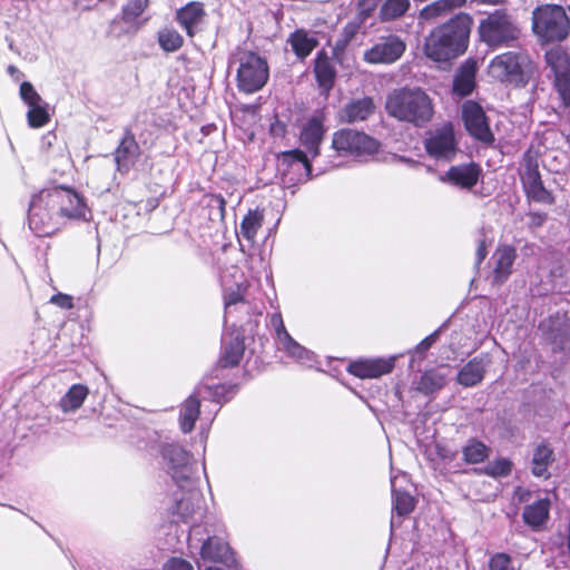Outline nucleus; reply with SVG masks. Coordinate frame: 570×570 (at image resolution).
<instances>
[{
    "label": "nucleus",
    "mask_w": 570,
    "mask_h": 570,
    "mask_svg": "<svg viewBox=\"0 0 570 570\" xmlns=\"http://www.w3.org/2000/svg\"><path fill=\"white\" fill-rule=\"evenodd\" d=\"M473 18L459 12L434 27L424 39L423 52L434 62H449L465 53L470 43Z\"/></svg>",
    "instance_id": "obj_1"
},
{
    "label": "nucleus",
    "mask_w": 570,
    "mask_h": 570,
    "mask_svg": "<svg viewBox=\"0 0 570 570\" xmlns=\"http://www.w3.org/2000/svg\"><path fill=\"white\" fill-rule=\"evenodd\" d=\"M387 115L399 121L422 128L434 115L430 96L421 88H399L387 95L385 101Z\"/></svg>",
    "instance_id": "obj_2"
},
{
    "label": "nucleus",
    "mask_w": 570,
    "mask_h": 570,
    "mask_svg": "<svg viewBox=\"0 0 570 570\" xmlns=\"http://www.w3.org/2000/svg\"><path fill=\"white\" fill-rule=\"evenodd\" d=\"M478 33L480 40L493 49L514 47L522 37L521 28L504 9H495L481 19Z\"/></svg>",
    "instance_id": "obj_3"
},
{
    "label": "nucleus",
    "mask_w": 570,
    "mask_h": 570,
    "mask_svg": "<svg viewBox=\"0 0 570 570\" xmlns=\"http://www.w3.org/2000/svg\"><path fill=\"white\" fill-rule=\"evenodd\" d=\"M533 71V62L525 49L505 51L492 58L489 75L501 83L524 87Z\"/></svg>",
    "instance_id": "obj_4"
},
{
    "label": "nucleus",
    "mask_w": 570,
    "mask_h": 570,
    "mask_svg": "<svg viewBox=\"0 0 570 570\" xmlns=\"http://www.w3.org/2000/svg\"><path fill=\"white\" fill-rule=\"evenodd\" d=\"M532 31L541 43L566 40L570 33V19L560 4L546 3L532 11Z\"/></svg>",
    "instance_id": "obj_5"
},
{
    "label": "nucleus",
    "mask_w": 570,
    "mask_h": 570,
    "mask_svg": "<svg viewBox=\"0 0 570 570\" xmlns=\"http://www.w3.org/2000/svg\"><path fill=\"white\" fill-rule=\"evenodd\" d=\"M28 224L38 237H50L66 225L45 189H41L31 198Z\"/></svg>",
    "instance_id": "obj_6"
},
{
    "label": "nucleus",
    "mask_w": 570,
    "mask_h": 570,
    "mask_svg": "<svg viewBox=\"0 0 570 570\" xmlns=\"http://www.w3.org/2000/svg\"><path fill=\"white\" fill-rule=\"evenodd\" d=\"M519 177L525 198L529 202L553 205L556 197L546 188L539 169L538 154L532 148L527 149L521 158Z\"/></svg>",
    "instance_id": "obj_7"
},
{
    "label": "nucleus",
    "mask_w": 570,
    "mask_h": 570,
    "mask_svg": "<svg viewBox=\"0 0 570 570\" xmlns=\"http://www.w3.org/2000/svg\"><path fill=\"white\" fill-rule=\"evenodd\" d=\"M268 78L269 67L265 58L254 51L242 55L236 75L237 88L240 92L254 94L261 90Z\"/></svg>",
    "instance_id": "obj_8"
},
{
    "label": "nucleus",
    "mask_w": 570,
    "mask_h": 570,
    "mask_svg": "<svg viewBox=\"0 0 570 570\" xmlns=\"http://www.w3.org/2000/svg\"><path fill=\"white\" fill-rule=\"evenodd\" d=\"M332 148L337 156H370L380 150L381 144L364 131L352 128H342L332 136Z\"/></svg>",
    "instance_id": "obj_9"
},
{
    "label": "nucleus",
    "mask_w": 570,
    "mask_h": 570,
    "mask_svg": "<svg viewBox=\"0 0 570 570\" xmlns=\"http://www.w3.org/2000/svg\"><path fill=\"white\" fill-rule=\"evenodd\" d=\"M45 190L65 223L67 220H87V214H90V210L86 199L73 188L56 186Z\"/></svg>",
    "instance_id": "obj_10"
},
{
    "label": "nucleus",
    "mask_w": 570,
    "mask_h": 570,
    "mask_svg": "<svg viewBox=\"0 0 570 570\" xmlns=\"http://www.w3.org/2000/svg\"><path fill=\"white\" fill-rule=\"evenodd\" d=\"M277 170L289 183H305L312 177V163L302 149L281 151L276 155Z\"/></svg>",
    "instance_id": "obj_11"
},
{
    "label": "nucleus",
    "mask_w": 570,
    "mask_h": 570,
    "mask_svg": "<svg viewBox=\"0 0 570 570\" xmlns=\"http://www.w3.org/2000/svg\"><path fill=\"white\" fill-rule=\"evenodd\" d=\"M424 148L426 154L436 160H453L458 153L453 125L446 122L441 128L430 131L424 140Z\"/></svg>",
    "instance_id": "obj_12"
},
{
    "label": "nucleus",
    "mask_w": 570,
    "mask_h": 570,
    "mask_svg": "<svg viewBox=\"0 0 570 570\" xmlns=\"http://www.w3.org/2000/svg\"><path fill=\"white\" fill-rule=\"evenodd\" d=\"M149 7L150 0H126L111 24L121 26L119 36H135L148 23L145 13Z\"/></svg>",
    "instance_id": "obj_13"
},
{
    "label": "nucleus",
    "mask_w": 570,
    "mask_h": 570,
    "mask_svg": "<svg viewBox=\"0 0 570 570\" xmlns=\"http://www.w3.org/2000/svg\"><path fill=\"white\" fill-rule=\"evenodd\" d=\"M462 120L468 134L475 140L492 145L495 137L490 128L489 119L482 106L474 100H466L462 105Z\"/></svg>",
    "instance_id": "obj_14"
},
{
    "label": "nucleus",
    "mask_w": 570,
    "mask_h": 570,
    "mask_svg": "<svg viewBox=\"0 0 570 570\" xmlns=\"http://www.w3.org/2000/svg\"><path fill=\"white\" fill-rule=\"evenodd\" d=\"M394 367V356L360 357L347 364L346 372L361 380H372L392 373Z\"/></svg>",
    "instance_id": "obj_15"
},
{
    "label": "nucleus",
    "mask_w": 570,
    "mask_h": 570,
    "mask_svg": "<svg viewBox=\"0 0 570 570\" xmlns=\"http://www.w3.org/2000/svg\"><path fill=\"white\" fill-rule=\"evenodd\" d=\"M326 117L323 112H317L309 117L301 127L298 139L312 158L321 154V145L326 135Z\"/></svg>",
    "instance_id": "obj_16"
},
{
    "label": "nucleus",
    "mask_w": 570,
    "mask_h": 570,
    "mask_svg": "<svg viewBox=\"0 0 570 570\" xmlns=\"http://www.w3.org/2000/svg\"><path fill=\"white\" fill-rule=\"evenodd\" d=\"M405 49V42L400 37L391 35L367 49L364 52V60L373 65H390L399 60Z\"/></svg>",
    "instance_id": "obj_17"
},
{
    "label": "nucleus",
    "mask_w": 570,
    "mask_h": 570,
    "mask_svg": "<svg viewBox=\"0 0 570 570\" xmlns=\"http://www.w3.org/2000/svg\"><path fill=\"white\" fill-rule=\"evenodd\" d=\"M245 338L239 333H229L222 343L220 355L210 372L212 379H218V371L237 367L244 357Z\"/></svg>",
    "instance_id": "obj_18"
},
{
    "label": "nucleus",
    "mask_w": 570,
    "mask_h": 570,
    "mask_svg": "<svg viewBox=\"0 0 570 570\" xmlns=\"http://www.w3.org/2000/svg\"><path fill=\"white\" fill-rule=\"evenodd\" d=\"M482 176V168L475 161L451 166L444 174L443 180L462 188L472 189Z\"/></svg>",
    "instance_id": "obj_19"
},
{
    "label": "nucleus",
    "mask_w": 570,
    "mask_h": 570,
    "mask_svg": "<svg viewBox=\"0 0 570 570\" xmlns=\"http://www.w3.org/2000/svg\"><path fill=\"white\" fill-rule=\"evenodd\" d=\"M517 258V250L512 245L502 244L497 247L492 255L493 269H492V284L500 286L504 284L510 275L514 261Z\"/></svg>",
    "instance_id": "obj_20"
},
{
    "label": "nucleus",
    "mask_w": 570,
    "mask_h": 570,
    "mask_svg": "<svg viewBox=\"0 0 570 570\" xmlns=\"http://www.w3.org/2000/svg\"><path fill=\"white\" fill-rule=\"evenodd\" d=\"M313 71L320 89L327 95L335 85L336 69L325 49L316 53Z\"/></svg>",
    "instance_id": "obj_21"
},
{
    "label": "nucleus",
    "mask_w": 570,
    "mask_h": 570,
    "mask_svg": "<svg viewBox=\"0 0 570 570\" xmlns=\"http://www.w3.org/2000/svg\"><path fill=\"white\" fill-rule=\"evenodd\" d=\"M140 156V147L131 130L127 129L115 150V161L119 171H128Z\"/></svg>",
    "instance_id": "obj_22"
},
{
    "label": "nucleus",
    "mask_w": 570,
    "mask_h": 570,
    "mask_svg": "<svg viewBox=\"0 0 570 570\" xmlns=\"http://www.w3.org/2000/svg\"><path fill=\"white\" fill-rule=\"evenodd\" d=\"M206 16L205 6L200 1H190L176 11L175 20L190 38L195 37V27Z\"/></svg>",
    "instance_id": "obj_23"
},
{
    "label": "nucleus",
    "mask_w": 570,
    "mask_h": 570,
    "mask_svg": "<svg viewBox=\"0 0 570 570\" xmlns=\"http://www.w3.org/2000/svg\"><path fill=\"white\" fill-rule=\"evenodd\" d=\"M287 43L295 57L304 61L318 47L320 41L311 31L298 28L288 35Z\"/></svg>",
    "instance_id": "obj_24"
},
{
    "label": "nucleus",
    "mask_w": 570,
    "mask_h": 570,
    "mask_svg": "<svg viewBox=\"0 0 570 570\" xmlns=\"http://www.w3.org/2000/svg\"><path fill=\"white\" fill-rule=\"evenodd\" d=\"M554 450L548 441H542L533 449L531 473L537 478L550 479V465L554 462Z\"/></svg>",
    "instance_id": "obj_25"
},
{
    "label": "nucleus",
    "mask_w": 570,
    "mask_h": 570,
    "mask_svg": "<svg viewBox=\"0 0 570 570\" xmlns=\"http://www.w3.org/2000/svg\"><path fill=\"white\" fill-rule=\"evenodd\" d=\"M466 2L468 0H434L419 11V19L426 22L435 21L465 7Z\"/></svg>",
    "instance_id": "obj_26"
},
{
    "label": "nucleus",
    "mask_w": 570,
    "mask_h": 570,
    "mask_svg": "<svg viewBox=\"0 0 570 570\" xmlns=\"http://www.w3.org/2000/svg\"><path fill=\"white\" fill-rule=\"evenodd\" d=\"M375 105L371 97H363L347 102L341 110L342 122L353 124L367 119L374 114Z\"/></svg>",
    "instance_id": "obj_27"
},
{
    "label": "nucleus",
    "mask_w": 570,
    "mask_h": 570,
    "mask_svg": "<svg viewBox=\"0 0 570 570\" xmlns=\"http://www.w3.org/2000/svg\"><path fill=\"white\" fill-rule=\"evenodd\" d=\"M199 553L203 560L214 563H227L232 559L229 544L216 535L203 542Z\"/></svg>",
    "instance_id": "obj_28"
},
{
    "label": "nucleus",
    "mask_w": 570,
    "mask_h": 570,
    "mask_svg": "<svg viewBox=\"0 0 570 570\" xmlns=\"http://www.w3.org/2000/svg\"><path fill=\"white\" fill-rule=\"evenodd\" d=\"M551 502L548 498L539 499L523 509L522 520L532 530H540L550 515Z\"/></svg>",
    "instance_id": "obj_29"
},
{
    "label": "nucleus",
    "mask_w": 570,
    "mask_h": 570,
    "mask_svg": "<svg viewBox=\"0 0 570 570\" xmlns=\"http://www.w3.org/2000/svg\"><path fill=\"white\" fill-rule=\"evenodd\" d=\"M476 62L466 60L453 80V92L460 97L469 96L475 88Z\"/></svg>",
    "instance_id": "obj_30"
},
{
    "label": "nucleus",
    "mask_w": 570,
    "mask_h": 570,
    "mask_svg": "<svg viewBox=\"0 0 570 570\" xmlns=\"http://www.w3.org/2000/svg\"><path fill=\"white\" fill-rule=\"evenodd\" d=\"M485 375V364L482 357L475 356L464 364L458 373L456 381L464 387L480 384Z\"/></svg>",
    "instance_id": "obj_31"
},
{
    "label": "nucleus",
    "mask_w": 570,
    "mask_h": 570,
    "mask_svg": "<svg viewBox=\"0 0 570 570\" xmlns=\"http://www.w3.org/2000/svg\"><path fill=\"white\" fill-rule=\"evenodd\" d=\"M200 415V400L197 393L190 394L179 411V428L183 433H190Z\"/></svg>",
    "instance_id": "obj_32"
},
{
    "label": "nucleus",
    "mask_w": 570,
    "mask_h": 570,
    "mask_svg": "<svg viewBox=\"0 0 570 570\" xmlns=\"http://www.w3.org/2000/svg\"><path fill=\"white\" fill-rule=\"evenodd\" d=\"M547 65L551 68L554 79L570 76V53L561 48L554 47L544 55Z\"/></svg>",
    "instance_id": "obj_33"
},
{
    "label": "nucleus",
    "mask_w": 570,
    "mask_h": 570,
    "mask_svg": "<svg viewBox=\"0 0 570 570\" xmlns=\"http://www.w3.org/2000/svg\"><path fill=\"white\" fill-rule=\"evenodd\" d=\"M161 455L164 460L168 462L170 468L174 470L173 478L178 481L179 479H186L185 474L176 475L178 470L183 472L184 468L188 463V452L178 444H165L161 448Z\"/></svg>",
    "instance_id": "obj_34"
},
{
    "label": "nucleus",
    "mask_w": 570,
    "mask_h": 570,
    "mask_svg": "<svg viewBox=\"0 0 570 570\" xmlns=\"http://www.w3.org/2000/svg\"><path fill=\"white\" fill-rule=\"evenodd\" d=\"M271 325L275 330L276 338L283 348L291 355H299L303 347L287 332L281 313L271 315Z\"/></svg>",
    "instance_id": "obj_35"
},
{
    "label": "nucleus",
    "mask_w": 570,
    "mask_h": 570,
    "mask_svg": "<svg viewBox=\"0 0 570 570\" xmlns=\"http://www.w3.org/2000/svg\"><path fill=\"white\" fill-rule=\"evenodd\" d=\"M264 223V209L255 208L249 209L243 217L239 229L242 236L249 243H254L258 230L262 228Z\"/></svg>",
    "instance_id": "obj_36"
},
{
    "label": "nucleus",
    "mask_w": 570,
    "mask_h": 570,
    "mask_svg": "<svg viewBox=\"0 0 570 570\" xmlns=\"http://www.w3.org/2000/svg\"><path fill=\"white\" fill-rule=\"evenodd\" d=\"M446 384V377L435 368L426 370L420 376L416 390L424 395L441 391Z\"/></svg>",
    "instance_id": "obj_37"
},
{
    "label": "nucleus",
    "mask_w": 570,
    "mask_h": 570,
    "mask_svg": "<svg viewBox=\"0 0 570 570\" xmlns=\"http://www.w3.org/2000/svg\"><path fill=\"white\" fill-rule=\"evenodd\" d=\"M491 454V448L484 442L471 438L462 448L463 460L468 464H478L484 462Z\"/></svg>",
    "instance_id": "obj_38"
},
{
    "label": "nucleus",
    "mask_w": 570,
    "mask_h": 570,
    "mask_svg": "<svg viewBox=\"0 0 570 570\" xmlns=\"http://www.w3.org/2000/svg\"><path fill=\"white\" fill-rule=\"evenodd\" d=\"M89 394V390L83 384H73L68 392L61 397L59 406L62 412H73L81 407Z\"/></svg>",
    "instance_id": "obj_39"
},
{
    "label": "nucleus",
    "mask_w": 570,
    "mask_h": 570,
    "mask_svg": "<svg viewBox=\"0 0 570 570\" xmlns=\"http://www.w3.org/2000/svg\"><path fill=\"white\" fill-rule=\"evenodd\" d=\"M411 7L410 0H385L379 11L381 21H393L403 17Z\"/></svg>",
    "instance_id": "obj_40"
},
{
    "label": "nucleus",
    "mask_w": 570,
    "mask_h": 570,
    "mask_svg": "<svg viewBox=\"0 0 570 570\" xmlns=\"http://www.w3.org/2000/svg\"><path fill=\"white\" fill-rule=\"evenodd\" d=\"M157 41L165 52L178 51L184 46V37L174 28L165 27L157 33Z\"/></svg>",
    "instance_id": "obj_41"
},
{
    "label": "nucleus",
    "mask_w": 570,
    "mask_h": 570,
    "mask_svg": "<svg viewBox=\"0 0 570 570\" xmlns=\"http://www.w3.org/2000/svg\"><path fill=\"white\" fill-rule=\"evenodd\" d=\"M237 390L236 384H199L197 386L196 393L198 396L202 394H207L212 401L216 403H220L227 400L228 394H234Z\"/></svg>",
    "instance_id": "obj_42"
},
{
    "label": "nucleus",
    "mask_w": 570,
    "mask_h": 570,
    "mask_svg": "<svg viewBox=\"0 0 570 570\" xmlns=\"http://www.w3.org/2000/svg\"><path fill=\"white\" fill-rule=\"evenodd\" d=\"M200 204L208 209L209 219H224L226 215V200L220 194H206Z\"/></svg>",
    "instance_id": "obj_43"
},
{
    "label": "nucleus",
    "mask_w": 570,
    "mask_h": 570,
    "mask_svg": "<svg viewBox=\"0 0 570 570\" xmlns=\"http://www.w3.org/2000/svg\"><path fill=\"white\" fill-rule=\"evenodd\" d=\"M415 498L406 491H393V510L399 517L410 514L415 508Z\"/></svg>",
    "instance_id": "obj_44"
},
{
    "label": "nucleus",
    "mask_w": 570,
    "mask_h": 570,
    "mask_svg": "<svg viewBox=\"0 0 570 570\" xmlns=\"http://www.w3.org/2000/svg\"><path fill=\"white\" fill-rule=\"evenodd\" d=\"M28 125L31 128H42L50 121L47 104L41 102L29 107L27 111Z\"/></svg>",
    "instance_id": "obj_45"
},
{
    "label": "nucleus",
    "mask_w": 570,
    "mask_h": 570,
    "mask_svg": "<svg viewBox=\"0 0 570 570\" xmlns=\"http://www.w3.org/2000/svg\"><path fill=\"white\" fill-rule=\"evenodd\" d=\"M513 463L508 458H498L484 468V473L491 478H504L511 474Z\"/></svg>",
    "instance_id": "obj_46"
},
{
    "label": "nucleus",
    "mask_w": 570,
    "mask_h": 570,
    "mask_svg": "<svg viewBox=\"0 0 570 570\" xmlns=\"http://www.w3.org/2000/svg\"><path fill=\"white\" fill-rule=\"evenodd\" d=\"M549 340L558 351H564L570 343V324L562 323L558 327H551Z\"/></svg>",
    "instance_id": "obj_47"
},
{
    "label": "nucleus",
    "mask_w": 570,
    "mask_h": 570,
    "mask_svg": "<svg viewBox=\"0 0 570 570\" xmlns=\"http://www.w3.org/2000/svg\"><path fill=\"white\" fill-rule=\"evenodd\" d=\"M19 95L21 100L28 106H35L37 104L43 102L41 96L37 92L35 87L29 81H23L20 85Z\"/></svg>",
    "instance_id": "obj_48"
},
{
    "label": "nucleus",
    "mask_w": 570,
    "mask_h": 570,
    "mask_svg": "<svg viewBox=\"0 0 570 570\" xmlns=\"http://www.w3.org/2000/svg\"><path fill=\"white\" fill-rule=\"evenodd\" d=\"M556 89L563 108L570 109V76L553 80Z\"/></svg>",
    "instance_id": "obj_49"
},
{
    "label": "nucleus",
    "mask_w": 570,
    "mask_h": 570,
    "mask_svg": "<svg viewBox=\"0 0 570 570\" xmlns=\"http://www.w3.org/2000/svg\"><path fill=\"white\" fill-rule=\"evenodd\" d=\"M489 570H514L512 558L505 552L493 553L489 558Z\"/></svg>",
    "instance_id": "obj_50"
},
{
    "label": "nucleus",
    "mask_w": 570,
    "mask_h": 570,
    "mask_svg": "<svg viewBox=\"0 0 570 570\" xmlns=\"http://www.w3.org/2000/svg\"><path fill=\"white\" fill-rule=\"evenodd\" d=\"M433 453L435 459L443 464H449L453 462L458 455V452L455 450H452L448 445L442 443H435Z\"/></svg>",
    "instance_id": "obj_51"
},
{
    "label": "nucleus",
    "mask_w": 570,
    "mask_h": 570,
    "mask_svg": "<svg viewBox=\"0 0 570 570\" xmlns=\"http://www.w3.org/2000/svg\"><path fill=\"white\" fill-rule=\"evenodd\" d=\"M245 292L246 287H242L240 285H237L235 289H229L224 295V305L225 309L227 311L233 305H236L238 303L245 302Z\"/></svg>",
    "instance_id": "obj_52"
},
{
    "label": "nucleus",
    "mask_w": 570,
    "mask_h": 570,
    "mask_svg": "<svg viewBox=\"0 0 570 570\" xmlns=\"http://www.w3.org/2000/svg\"><path fill=\"white\" fill-rule=\"evenodd\" d=\"M49 302L63 309H72L75 307L73 297L65 293L52 295Z\"/></svg>",
    "instance_id": "obj_53"
},
{
    "label": "nucleus",
    "mask_w": 570,
    "mask_h": 570,
    "mask_svg": "<svg viewBox=\"0 0 570 570\" xmlns=\"http://www.w3.org/2000/svg\"><path fill=\"white\" fill-rule=\"evenodd\" d=\"M440 331L436 330L430 335H428L425 338H423L415 347V351L420 355H424L432 345L439 340Z\"/></svg>",
    "instance_id": "obj_54"
},
{
    "label": "nucleus",
    "mask_w": 570,
    "mask_h": 570,
    "mask_svg": "<svg viewBox=\"0 0 570 570\" xmlns=\"http://www.w3.org/2000/svg\"><path fill=\"white\" fill-rule=\"evenodd\" d=\"M163 570H194L193 566L183 558L173 557L164 564Z\"/></svg>",
    "instance_id": "obj_55"
},
{
    "label": "nucleus",
    "mask_w": 570,
    "mask_h": 570,
    "mask_svg": "<svg viewBox=\"0 0 570 570\" xmlns=\"http://www.w3.org/2000/svg\"><path fill=\"white\" fill-rule=\"evenodd\" d=\"M269 134L275 138H284L287 134V125L276 116L269 126Z\"/></svg>",
    "instance_id": "obj_56"
},
{
    "label": "nucleus",
    "mask_w": 570,
    "mask_h": 570,
    "mask_svg": "<svg viewBox=\"0 0 570 570\" xmlns=\"http://www.w3.org/2000/svg\"><path fill=\"white\" fill-rule=\"evenodd\" d=\"M528 216L530 218V225L533 227H541L548 217L546 213H539V212L529 213Z\"/></svg>",
    "instance_id": "obj_57"
},
{
    "label": "nucleus",
    "mask_w": 570,
    "mask_h": 570,
    "mask_svg": "<svg viewBox=\"0 0 570 570\" xmlns=\"http://www.w3.org/2000/svg\"><path fill=\"white\" fill-rule=\"evenodd\" d=\"M487 242L485 239H481L478 244L475 256H476V265L479 266L487 257Z\"/></svg>",
    "instance_id": "obj_58"
},
{
    "label": "nucleus",
    "mask_w": 570,
    "mask_h": 570,
    "mask_svg": "<svg viewBox=\"0 0 570 570\" xmlns=\"http://www.w3.org/2000/svg\"><path fill=\"white\" fill-rule=\"evenodd\" d=\"M185 504H187L185 499L179 500L176 504V512L181 514L184 522H187V519L191 514V512H189V513L181 512Z\"/></svg>",
    "instance_id": "obj_59"
},
{
    "label": "nucleus",
    "mask_w": 570,
    "mask_h": 570,
    "mask_svg": "<svg viewBox=\"0 0 570 570\" xmlns=\"http://www.w3.org/2000/svg\"><path fill=\"white\" fill-rule=\"evenodd\" d=\"M473 2H476L479 4H487V6H498L505 2V0H472Z\"/></svg>",
    "instance_id": "obj_60"
},
{
    "label": "nucleus",
    "mask_w": 570,
    "mask_h": 570,
    "mask_svg": "<svg viewBox=\"0 0 570 570\" xmlns=\"http://www.w3.org/2000/svg\"><path fill=\"white\" fill-rule=\"evenodd\" d=\"M8 70H9V72H11V73H12V72H14V71H16V67H14V66H10V67L8 68Z\"/></svg>",
    "instance_id": "obj_61"
},
{
    "label": "nucleus",
    "mask_w": 570,
    "mask_h": 570,
    "mask_svg": "<svg viewBox=\"0 0 570 570\" xmlns=\"http://www.w3.org/2000/svg\"><path fill=\"white\" fill-rule=\"evenodd\" d=\"M524 495H529V492H527V493L522 494V495L519 498V500H520V501H524Z\"/></svg>",
    "instance_id": "obj_62"
},
{
    "label": "nucleus",
    "mask_w": 570,
    "mask_h": 570,
    "mask_svg": "<svg viewBox=\"0 0 570 570\" xmlns=\"http://www.w3.org/2000/svg\"><path fill=\"white\" fill-rule=\"evenodd\" d=\"M407 570H413V568H411V569H407Z\"/></svg>",
    "instance_id": "obj_63"
}]
</instances>
